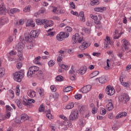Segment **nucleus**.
<instances>
[{
  "label": "nucleus",
  "mask_w": 131,
  "mask_h": 131,
  "mask_svg": "<svg viewBox=\"0 0 131 131\" xmlns=\"http://www.w3.org/2000/svg\"><path fill=\"white\" fill-rule=\"evenodd\" d=\"M25 75V72H24V70H21L20 71L16 72L14 74V79L17 82H21Z\"/></svg>",
  "instance_id": "nucleus-1"
},
{
  "label": "nucleus",
  "mask_w": 131,
  "mask_h": 131,
  "mask_svg": "<svg viewBox=\"0 0 131 131\" xmlns=\"http://www.w3.org/2000/svg\"><path fill=\"white\" fill-rule=\"evenodd\" d=\"M39 71V68L36 66L31 67L29 69V71L27 73V75L28 77H32L33 74H35L38 73Z\"/></svg>",
  "instance_id": "nucleus-2"
},
{
  "label": "nucleus",
  "mask_w": 131,
  "mask_h": 131,
  "mask_svg": "<svg viewBox=\"0 0 131 131\" xmlns=\"http://www.w3.org/2000/svg\"><path fill=\"white\" fill-rule=\"evenodd\" d=\"M79 113L77 110H73L72 111L71 114L69 116V119L71 121H73V120H76L78 118Z\"/></svg>",
  "instance_id": "nucleus-3"
},
{
  "label": "nucleus",
  "mask_w": 131,
  "mask_h": 131,
  "mask_svg": "<svg viewBox=\"0 0 131 131\" xmlns=\"http://www.w3.org/2000/svg\"><path fill=\"white\" fill-rule=\"evenodd\" d=\"M119 101L123 103H126L129 101V96L127 94L125 93L119 98Z\"/></svg>",
  "instance_id": "nucleus-4"
},
{
  "label": "nucleus",
  "mask_w": 131,
  "mask_h": 131,
  "mask_svg": "<svg viewBox=\"0 0 131 131\" xmlns=\"http://www.w3.org/2000/svg\"><path fill=\"white\" fill-rule=\"evenodd\" d=\"M106 94L108 96H113L115 94V90L111 85H108L105 89Z\"/></svg>",
  "instance_id": "nucleus-5"
},
{
  "label": "nucleus",
  "mask_w": 131,
  "mask_h": 131,
  "mask_svg": "<svg viewBox=\"0 0 131 131\" xmlns=\"http://www.w3.org/2000/svg\"><path fill=\"white\" fill-rule=\"evenodd\" d=\"M129 47H130V45H129V42L123 39V43L122 45V49L123 50V51L124 52V51L128 50V49H129Z\"/></svg>",
  "instance_id": "nucleus-6"
},
{
  "label": "nucleus",
  "mask_w": 131,
  "mask_h": 131,
  "mask_svg": "<svg viewBox=\"0 0 131 131\" xmlns=\"http://www.w3.org/2000/svg\"><path fill=\"white\" fill-rule=\"evenodd\" d=\"M8 13V10L6 8V6L4 4L0 5V15H6V13Z\"/></svg>",
  "instance_id": "nucleus-7"
},
{
  "label": "nucleus",
  "mask_w": 131,
  "mask_h": 131,
  "mask_svg": "<svg viewBox=\"0 0 131 131\" xmlns=\"http://www.w3.org/2000/svg\"><path fill=\"white\" fill-rule=\"evenodd\" d=\"M86 70H88V68L84 66L81 67L79 70H77L76 73H78V74L83 75V74L86 72Z\"/></svg>",
  "instance_id": "nucleus-8"
},
{
  "label": "nucleus",
  "mask_w": 131,
  "mask_h": 131,
  "mask_svg": "<svg viewBox=\"0 0 131 131\" xmlns=\"http://www.w3.org/2000/svg\"><path fill=\"white\" fill-rule=\"evenodd\" d=\"M33 103H35V100L33 99H23V104L25 105V106H28V105H29V104H32Z\"/></svg>",
  "instance_id": "nucleus-9"
},
{
  "label": "nucleus",
  "mask_w": 131,
  "mask_h": 131,
  "mask_svg": "<svg viewBox=\"0 0 131 131\" xmlns=\"http://www.w3.org/2000/svg\"><path fill=\"white\" fill-rule=\"evenodd\" d=\"M91 46L90 43H88L86 41H84L82 43V45L79 46V49L81 51H84L87 48H89Z\"/></svg>",
  "instance_id": "nucleus-10"
},
{
  "label": "nucleus",
  "mask_w": 131,
  "mask_h": 131,
  "mask_svg": "<svg viewBox=\"0 0 131 131\" xmlns=\"http://www.w3.org/2000/svg\"><path fill=\"white\" fill-rule=\"evenodd\" d=\"M91 90H92V85H91L84 86L82 89L83 94H86V93H89Z\"/></svg>",
  "instance_id": "nucleus-11"
},
{
  "label": "nucleus",
  "mask_w": 131,
  "mask_h": 131,
  "mask_svg": "<svg viewBox=\"0 0 131 131\" xmlns=\"http://www.w3.org/2000/svg\"><path fill=\"white\" fill-rule=\"evenodd\" d=\"M45 24L44 27L45 29H47V27H51L54 25V21L52 20H47L45 19Z\"/></svg>",
  "instance_id": "nucleus-12"
},
{
  "label": "nucleus",
  "mask_w": 131,
  "mask_h": 131,
  "mask_svg": "<svg viewBox=\"0 0 131 131\" xmlns=\"http://www.w3.org/2000/svg\"><path fill=\"white\" fill-rule=\"evenodd\" d=\"M20 117V122H24L29 119V117L26 114H21Z\"/></svg>",
  "instance_id": "nucleus-13"
},
{
  "label": "nucleus",
  "mask_w": 131,
  "mask_h": 131,
  "mask_svg": "<svg viewBox=\"0 0 131 131\" xmlns=\"http://www.w3.org/2000/svg\"><path fill=\"white\" fill-rule=\"evenodd\" d=\"M25 45L23 42H19L16 45L15 47V50L16 51H22L24 49Z\"/></svg>",
  "instance_id": "nucleus-14"
},
{
  "label": "nucleus",
  "mask_w": 131,
  "mask_h": 131,
  "mask_svg": "<svg viewBox=\"0 0 131 131\" xmlns=\"http://www.w3.org/2000/svg\"><path fill=\"white\" fill-rule=\"evenodd\" d=\"M108 101H110L108 102L107 105H106V107L107 108L108 111H111V110H112L114 108L113 103H112V100H109Z\"/></svg>",
  "instance_id": "nucleus-15"
},
{
  "label": "nucleus",
  "mask_w": 131,
  "mask_h": 131,
  "mask_svg": "<svg viewBox=\"0 0 131 131\" xmlns=\"http://www.w3.org/2000/svg\"><path fill=\"white\" fill-rule=\"evenodd\" d=\"M26 26H31V27H34L35 24L34 23L32 19H29L26 23Z\"/></svg>",
  "instance_id": "nucleus-16"
},
{
  "label": "nucleus",
  "mask_w": 131,
  "mask_h": 131,
  "mask_svg": "<svg viewBox=\"0 0 131 131\" xmlns=\"http://www.w3.org/2000/svg\"><path fill=\"white\" fill-rule=\"evenodd\" d=\"M36 75L37 76V77L39 78V79H43V78L45 77V74L41 71H39L38 72V73L36 74Z\"/></svg>",
  "instance_id": "nucleus-17"
},
{
  "label": "nucleus",
  "mask_w": 131,
  "mask_h": 131,
  "mask_svg": "<svg viewBox=\"0 0 131 131\" xmlns=\"http://www.w3.org/2000/svg\"><path fill=\"white\" fill-rule=\"evenodd\" d=\"M111 43L110 37L106 36L104 40V46L105 48H108V46Z\"/></svg>",
  "instance_id": "nucleus-18"
},
{
  "label": "nucleus",
  "mask_w": 131,
  "mask_h": 131,
  "mask_svg": "<svg viewBox=\"0 0 131 131\" xmlns=\"http://www.w3.org/2000/svg\"><path fill=\"white\" fill-rule=\"evenodd\" d=\"M79 37V35H78V33H76L75 35L73 36L72 37V41L73 43H75L78 40V38Z\"/></svg>",
  "instance_id": "nucleus-19"
},
{
  "label": "nucleus",
  "mask_w": 131,
  "mask_h": 131,
  "mask_svg": "<svg viewBox=\"0 0 131 131\" xmlns=\"http://www.w3.org/2000/svg\"><path fill=\"white\" fill-rule=\"evenodd\" d=\"M38 31H32L31 32H30V35H31V36L32 37H37L38 36Z\"/></svg>",
  "instance_id": "nucleus-20"
},
{
  "label": "nucleus",
  "mask_w": 131,
  "mask_h": 131,
  "mask_svg": "<svg viewBox=\"0 0 131 131\" xmlns=\"http://www.w3.org/2000/svg\"><path fill=\"white\" fill-rule=\"evenodd\" d=\"M25 37L26 40L29 41V42H30L32 40V37L29 34L25 33Z\"/></svg>",
  "instance_id": "nucleus-21"
},
{
  "label": "nucleus",
  "mask_w": 131,
  "mask_h": 131,
  "mask_svg": "<svg viewBox=\"0 0 131 131\" xmlns=\"http://www.w3.org/2000/svg\"><path fill=\"white\" fill-rule=\"evenodd\" d=\"M114 39H118L120 36H121V34H118V31L116 30L115 32L114 33Z\"/></svg>",
  "instance_id": "nucleus-22"
},
{
  "label": "nucleus",
  "mask_w": 131,
  "mask_h": 131,
  "mask_svg": "<svg viewBox=\"0 0 131 131\" xmlns=\"http://www.w3.org/2000/svg\"><path fill=\"white\" fill-rule=\"evenodd\" d=\"M28 95L29 97H30V98H34V97H35V92L31 90H29L28 91Z\"/></svg>",
  "instance_id": "nucleus-23"
},
{
  "label": "nucleus",
  "mask_w": 131,
  "mask_h": 131,
  "mask_svg": "<svg viewBox=\"0 0 131 131\" xmlns=\"http://www.w3.org/2000/svg\"><path fill=\"white\" fill-rule=\"evenodd\" d=\"M126 115H127V113H126V112L121 113L116 116V119H118L119 118H121V117H125V116H126Z\"/></svg>",
  "instance_id": "nucleus-24"
},
{
  "label": "nucleus",
  "mask_w": 131,
  "mask_h": 131,
  "mask_svg": "<svg viewBox=\"0 0 131 131\" xmlns=\"http://www.w3.org/2000/svg\"><path fill=\"white\" fill-rule=\"evenodd\" d=\"M79 17L81 21H82L83 22L85 21V18H84V13L83 11H81L79 13Z\"/></svg>",
  "instance_id": "nucleus-25"
},
{
  "label": "nucleus",
  "mask_w": 131,
  "mask_h": 131,
  "mask_svg": "<svg viewBox=\"0 0 131 131\" xmlns=\"http://www.w3.org/2000/svg\"><path fill=\"white\" fill-rule=\"evenodd\" d=\"M17 56L19 57L20 61L23 60V54H22V50H17Z\"/></svg>",
  "instance_id": "nucleus-26"
},
{
  "label": "nucleus",
  "mask_w": 131,
  "mask_h": 131,
  "mask_svg": "<svg viewBox=\"0 0 131 131\" xmlns=\"http://www.w3.org/2000/svg\"><path fill=\"white\" fill-rule=\"evenodd\" d=\"M107 80H106V77L102 76L101 77H100L99 78V81L100 82V83H105V82H106Z\"/></svg>",
  "instance_id": "nucleus-27"
},
{
  "label": "nucleus",
  "mask_w": 131,
  "mask_h": 131,
  "mask_svg": "<svg viewBox=\"0 0 131 131\" xmlns=\"http://www.w3.org/2000/svg\"><path fill=\"white\" fill-rule=\"evenodd\" d=\"M36 23L37 25H42L45 24V19H36Z\"/></svg>",
  "instance_id": "nucleus-28"
},
{
  "label": "nucleus",
  "mask_w": 131,
  "mask_h": 131,
  "mask_svg": "<svg viewBox=\"0 0 131 131\" xmlns=\"http://www.w3.org/2000/svg\"><path fill=\"white\" fill-rule=\"evenodd\" d=\"M59 34L62 37L63 39L67 38L68 36H69V33H66L64 32H61L59 33Z\"/></svg>",
  "instance_id": "nucleus-29"
},
{
  "label": "nucleus",
  "mask_w": 131,
  "mask_h": 131,
  "mask_svg": "<svg viewBox=\"0 0 131 131\" xmlns=\"http://www.w3.org/2000/svg\"><path fill=\"white\" fill-rule=\"evenodd\" d=\"M74 107V103L71 102L69 103L67 105H66V109L69 110V109H72Z\"/></svg>",
  "instance_id": "nucleus-30"
},
{
  "label": "nucleus",
  "mask_w": 131,
  "mask_h": 131,
  "mask_svg": "<svg viewBox=\"0 0 131 131\" xmlns=\"http://www.w3.org/2000/svg\"><path fill=\"white\" fill-rule=\"evenodd\" d=\"M6 72V70L5 68H2L0 69V78H2L5 75V73Z\"/></svg>",
  "instance_id": "nucleus-31"
},
{
  "label": "nucleus",
  "mask_w": 131,
  "mask_h": 131,
  "mask_svg": "<svg viewBox=\"0 0 131 131\" xmlns=\"http://www.w3.org/2000/svg\"><path fill=\"white\" fill-rule=\"evenodd\" d=\"M10 12L11 14H15L18 13V12H20V10L17 8H13L10 10Z\"/></svg>",
  "instance_id": "nucleus-32"
},
{
  "label": "nucleus",
  "mask_w": 131,
  "mask_h": 131,
  "mask_svg": "<svg viewBox=\"0 0 131 131\" xmlns=\"http://www.w3.org/2000/svg\"><path fill=\"white\" fill-rule=\"evenodd\" d=\"M46 116L48 117L49 119H52L53 118V116L52 115V114H51V111L48 110L47 111V113L46 114Z\"/></svg>",
  "instance_id": "nucleus-33"
},
{
  "label": "nucleus",
  "mask_w": 131,
  "mask_h": 131,
  "mask_svg": "<svg viewBox=\"0 0 131 131\" xmlns=\"http://www.w3.org/2000/svg\"><path fill=\"white\" fill-rule=\"evenodd\" d=\"M91 6H95L96 5H99V0H91Z\"/></svg>",
  "instance_id": "nucleus-34"
},
{
  "label": "nucleus",
  "mask_w": 131,
  "mask_h": 131,
  "mask_svg": "<svg viewBox=\"0 0 131 131\" xmlns=\"http://www.w3.org/2000/svg\"><path fill=\"white\" fill-rule=\"evenodd\" d=\"M15 103H16L17 106H18L19 108H22V103H21V101H20V100L17 99L15 101Z\"/></svg>",
  "instance_id": "nucleus-35"
},
{
  "label": "nucleus",
  "mask_w": 131,
  "mask_h": 131,
  "mask_svg": "<svg viewBox=\"0 0 131 131\" xmlns=\"http://www.w3.org/2000/svg\"><path fill=\"white\" fill-rule=\"evenodd\" d=\"M72 90V86H69L64 88L63 92L64 93H68V92H70Z\"/></svg>",
  "instance_id": "nucleus-36"
},
{
  "label": "nucleus",
  "mask_w": 131,
  "mask_h": 131,
  "mask_svg": "<svg viewBox=\"0 0 131 131\" xmlns=\"http://www.w3.org/2000/svg\"><path fill=\"white\" fill-rule=\"evenodd\" d=\"M79 108L80 109V113H83L85 111V106L83 105H79Z\"/></svg>",
  "instance_id": "nucleus-37"
},
{
  "label": "nucleus",
  "mask_w": 131,
  "mask_h": 131,
  "mask_svg": "<svg viewBox=\"0 0 131 131\" xmlns=\"http://www.w3.org/2000/svg\"><path fill=\"white\" fill-rule=\"evenodd\" d=\"M56 39L59 41H62V40H63L64 39L62 38V36L60 34H58L56 36Z\"/></svg>",
  "instance_id": "nucleus-38"
},
{
  "label": "nucleus",
  "mask_w": 131,
  "mask_h": 131,
  "mask_svg": "<svg viewBox=\"0 0 131 131\" xmlns=\"http://www.w3.org/2000/svg\"><path fill=\"white\" fill-rule=\"evenodd\" d=\"M91 74L93 75V76L91 78H94V77H96V76H97L99 75V71H94Z\"/></svg>",
  "instance_id": "nucleus-39"
},
{
  "label": "nucleus",
  "mask_w": 131,
  "mask_h": 131,
  "mask_svg": "<svg viewBox=\"0 0 131 131\" xmlns=\"http://www.w3.org/2000/svg\"><path fill=\"white\" fill-rule=\"evenodd\" d=\"M63 79V78L62 76H57L56 77V80H57V81H62Z\"/></svg>",
  "instance_id": "nucleus-40"
},
{
  "label": "nucleus",
  "mask_w": 131,
  "mask_h": 131,
  "mask_svg": "<svg viewBox=\"0 0 131 131\" xmlns=\"http://www.w3.org/2000/svg\"><path fill=\"white\" fill-rule=\"evenodd\" d=\"M45 111V106L41 104L39 107V112H43Z\"/></svg>",
  "instance_id": "nucleus-41"
},
{
  "label": "nucleus",
  "mask_w": 131,
  "mask_h": 131,
  "mask_svg": "<svg viewBox=\"0 0 131 131\" xmlns=\"http://www.w3.org/2000/svg\"><path fill=\"white\" fill-rule=\"evenodd\" d=\"M65 31H67V32H71L72 31V28L70 27H67L64 28Z\"/></svg>",
  "instance_id": "nucleus-42"
},
{
  "label": "nucleus",
  "mask_w": 131,
  "mask_h": 131,
  "mask_svg": "<svg viewBox=\"0 0 131 131\" xmlns=\"http://www.w3.org/2000/svg\"><path fill=\"white\" fill-rule=\"evenodd\" d=\"M24 12L26 13L27 12H30V7L28 6L24 9Z\"/></svg>",
  "instance_id": "nucleus-43"
},
{
  "label": "nucleus",
  "mask_w": 131,
  "mask_h": 131,
  "mask_svg": "<svg viewBox=\"0 0 131 131\" xmlns=\"http://www.w3.org/2000/svg\"><path fill=\"white\" fill-rule=\"evenodd\" d=\"M9 55L10 57H12V56H15L17 55V52L14 50H12L9 52Z\"/></svg>",
  "instance_id": "nucleus-44"
},
{
  "label": "nucleus",
  "mask_w": 131,
  "mask_h": 131,
  "mask_svg": "<svg viewBox=\"0 0 131 131\" xmlns=\"http://www.w3.org/2000/svg\"><path fill=\"white\" fill-rule=\"evenodd\" d=\"M13 40H14V39H13V37H9L7 39V45H10V42H12V41H13Z\"/></svg>",
  "instance_id": "nucleus-45"
},
{
  "label": "nucleus",
  "mask_w": 131,
  "mask_h": 131,
  "mask_svg": "<svg viewBox=\"0 0 131 131\" xmlns=\"http://www.w3.org/2000/svg\"><path fill=\"white\" fill-rule=\"evenodd\" d=\"M48 65L50 67H53V66H54V65H55V61H54L53 60L49 61L48 62Z\"/></svg>",
  "instance_id": "nucleus-46"
},
{
  "label": "nucleus",
  "mask_w": 131,
  "mask_h": 131,
  "mask_svg": "<svg viewBox=\"0 0 131 131\" xmlns=\"http://www.w3.org/2000/svg\"><path fill=\"white\" fill-rule=\"evenodd\" d=\"M59 66L60 67V68L62 69L66 70L67 68H68V66L66 64H60Z\"/></svg>",
  "instance_id": "nucleus-47"
},
{
  "label": "nucleus",
  "mask_w": 131,
  "mask_h": 131,
  "mask_svg": "<svg viewBox=\"0 0 131 131\" xmlns=\"http://www.w3.org/2000/svg\"><path fill=\"white\" fill-rule=\"evenodd\" d=\"M118 127H119L118 125L114 124L112 127V129H113V130H117V129H118Z\"/></svg>",
  "instance_id": "nucleus-48"
},
{
  "label": "nucleus",
  "mask_w": 131,
  "mask_h": 131,
  "mask_svg": "<svg viewBox=\"0 0 131 131\" xmlns=\"http://www.w3.org/2000/svg\"><path fill=\"white\" fill-rule=\"evenodd\" d=\"M75 98L77 100H80V98H81V95L78 94L75 95Z\"/></svg>",
  "instance_id": "nucleus-49"
},
{
  "label": "nucleus",
  "mask_w": 131,
  "mask_h": 131,
  "mask_svg": "<svg viewBox=\"0 0 131 131\" xmlns=\"http://www.w3.org/2000/svg\"><path fill=\"white\" fill-rule=\"evenodd\" d=\"M93 56H95L96 57H100L101 56V53L100 52H93Z\"/></svg>",
  "instance_id": "nucleus-50"
},
{
  "label": "nucleus",
  "mask_w": 131,
  "mask_h": 131,
  "mask_svg": "<svg viewBox=\"0 0 131 131\" xmlns=\"http://www.w3.org/2000/svg\"><path fill=\"white\" fill-rule=\"evenodd\" d=\"M84 32L85 33H88V34H90L91 33V29H89L88 28L84 29Z\"/></svg>",
  "instance_id": "nucleus-51"
},
{
  "label": "nucleus",
  "mask_w": 131,
  "mask_h": 131,
  "mask_svg": "<svg viewBox=\"0 0 131 131\" xmlns=\"http://www.w3.org/2000/svg\"><path fill=\"white\" fill-rule=\"evenodd\" d=\"M68 96H67V95H65L63 96V98H62V100L63 102H67L68 101Z\"/></svg>",
  "instance_id": "nucleus-52"
},
{
  "label": "nucleus",
  "mask_w": 131,
  "mask_h": 131,
  "mask_svg": "<svg viewBox=\"0 0 131 131\" xmlns=\"http://www.w3.org/2000/svg\"><path fill=\"white\" fill-rule=\"evenodd\" d=\"M56 32H50L48 33V35H49V36H54Z\"/></svg>",
  "instance_id": "nucleus-53"
},
{
  "label": "nucleus",
  "mask_w": 131,
  "mask_h": 131,
  "mask_svg": "<svg viewBox=\"0 0 131 131\" xmlns=\"http://www.w3.org/2000/svg\"><path fill=\"white\" fill-rule=\"evenodd\" d=\"M50 89L52 92H56L57 91V89L54 85H51Z\"/></svg>",
  "instance_id": "nucleus-54"
},
{
  "label": "nucleus",
  "mask_w": 131,
  "mask_h": 131,
  "mask_svg": "<svg viewBox=\"0 0 131 131\" xmlns=\"http://www.w3.org/2000/svg\"><path fill=\"white\" fill-rule=\"evenodd\" d=\"M101 114L102 115H105L106 114V110L105 108H102L100 112Z\"/></svg>",
  "instance_id": "nucleus-55"
},
{
  "label": "nucleus",
  "mask_w": 131,
  "mask_h": 131,
  "mask_svg": "<svg viewBox=\"0 0 131 131\" xmlns=\"http://www.w3.org/2000/svg\"><path fill=\"white\" fill-rule=\"evenodd\" d=\"M21 67H22V63L21 62H18V63H17L16 64V68L18 69H20V68H21Z\"/></svg>",
  "instance_id": "nucleus-56"
},
{
  "label": "nucleus",
  "mask_w": 131,
  "mask_h": 131,
  "mask_svg": "<svg viewBox=\"0 0 131 131\" xmlns=\"http://www.w3.org/2000/svg\"><path fill=\"white\" fill-rule=\"evenodd\" d=\"M94 10L95 11V12H102V10L101 9V8H100V7L94 8Z\"/></svg>",
  "instance_id": "nucleus-57"
},
{
  "label": "nucleus",
  "mask_w": 131,
  "mask_h": 131,
  "mask_svg": "<svg viewBox=\"0 0 131 131\" xmlns=\"http://www.w3.org/2000/svg\"><path fill=\"white\" fill-rule=\"evenodd\" d=\"M0 25L1 26L5 25V20L3 18L0 19Z\"/></svg>",
  "instance_id": "nucleus-58"
},
{
  "label": "nucleus",
  "mask_w": 131,
  "mask_h": 131,
  "mask_svg": "<svg viewBox=\"0 0 131 131\" xmlns=\"http://www.w3.org/2000/svg\"><path fill=\"white\" fill-rule=\"evenodd\" d=\"M81 42H84V40H83V38H78V42H79V43H80Z\"/></svg>",
  "instance_id": "nucleus-59"
},
{
  "label": "nucleus",
  "mask_w": 131,
  "mask_h": 131,
  "mask_svg": "<svg viewBox=\"0 0 131 131\" xmlns=\"http://www.w3.org/2000/svg\"><path fill=\"white\" fill-rule=\"evenodd\" d=\"M0 117L2 118V120H5L7 119V116L6 115H3V114H0Z\"/></svg>",
  "instance_id": "nucleus-60"
},
{
  "label": "nucleus",
  "mask_w": 131,
  "mask_h": 131,
  "mask_svg": "<svg viewBox=\"0 0 131 131\" xmlns=\"http://www.w3.org/2000/svg\"><path fill=\"white\" fill-rule=\"evenodd\" d=\"M122 84L123 86L125 88H128V83L127 82H122Z\"/></svg>",
  "instance_id": "nucleus-61"
},
{
  "label": "nucleus",
  "mask_w": 131,
  "mask_h": 131,
  "mask_svg": "<svg viewBox=\"0 0 131 131\" xmlns=\"http://www.w3.org/2000/svg\"><path fill=\"white\" fill-rule=\"evenodd\" d=\"M91 18L94 20V21H96V20H98V16H95V15H92Z\"/></svg>",
  "instance_id": "nucleus-62"
},
{
  "label": "nucleus",
  "mask_w": 131,
  "mask_h": 131,
  "mask_svg": "<svg viewBox=\"0 0 131 131\" xmlns=\"http://www.w3.org/2000/svg\"><path fill=\"white\" fill-rule=\"evenodd\" d=\"M71 13H72L73 15H74V16H78V12H74L73 11H71Z\"/></svg>",
  "instance_id": "nucleus-63"
},
{
  "label": "nucleus",
  "mask_w": 131,
  "mask_h": 131,
  "mask_svg": "<svg viewBox=\"0 0 131 131\" xmlns=\"http://www.w3.org/2000/svg\"><path fill=\"white\" fill-rule=\"evenodd\" d=\"M34 62L35 64H37V65H40L41 63L39 62V60H37L36 59L34 60Z\"/></svg>",
  "instance_id": "nucleus-64"
}]
</instances>
